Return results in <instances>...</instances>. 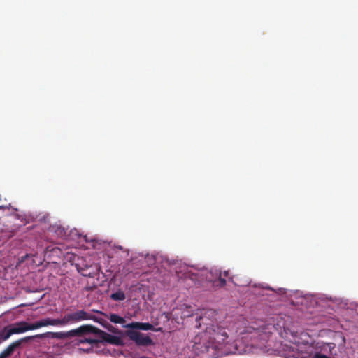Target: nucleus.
I'll list each match as a JSON object with an SVG mask.
<instances>
[{
	"label": "nucleus",
	"mask_w": 358,
	"mask_h": 358,
	"mask_svg": "<svg viewBox=\"0 0 358 358\" xmlns=\"http://www.w3.org/2000/svg\"><path fill=\"white\" fill-rule=\"evenodd\" d=\"M78 271L83 275L86 277H93L94 275V272H88V269L91 266H88L87 265H85L84 267L81 266L80 264H76Z\"/></svg>",
	"instance_id": "9d476101"
},
{
	"label": "nucleus",
	"mask_w": 358,
	"mask_h": 358,
	"mask_svg": "<svg viewBox=\"0 0 358 358\" xmlns=\"http://www.w3.org/2000/svg\"><path fill=\"white\" fill-rule=\"evenodd\" d=\"M12 212V209L7 206H0V218L5 215H9Z\"/></svg>",
	"instance_id": "4468645a"
},
{
	"label": "nucleus",
	"mask_w": 358,
	"mask_h": 358,
	"mask_svg": "<svg viewBox=\"0 0 358 358\" xmlns=\"http://www.w3.org/2000/svg\"><path fill=\"white\" fill-rule=\"evenodd\" d=\"M117 248H118L119 250H122V246H119V247H117Z\"/></svg>",
	"instance_id": "6ab92c4d"
},
{
	"label": "nucleus",
	"mask_w": 358,
	"mask_h": 358,
	"mask_svg": "<svg viewBox=\"0 0 358 358\" xmlns=\"http://www.w3.org/2000/svg\"><path fill=\"white\" fill-rule=\"evenodd\" d=\"M13 329L15 334H22L32 329L31 323H28L24 321L19 322L13 325H10Z\"/></svg>",
	"instance_id": "6e6552de"
},
{
	"label": "nucleus",
	"mask_w": 358,
	"mask_h": 358,
	"mask_svg": "<svg viewBox=\"0 0 358 358\" xmlns=\"http://www.w3.org/2000/svg\"><path fill=\"white\" fill-rule=\"evenodd\" d=\"M90 334H94L98 338H81L79 339L78 343H90L94 345L99 342H106L116 345H122V340L120 337L108 334L91 324L81 325L77 329L66 332H54L55 338L58 339H65L74 336L82 337Z\"/></svg>",
	"instance_id": "f03ea898"
},
{
	"label": "nucleus",
	"mask_w": 358,
	"mask_h": 358,
	"mask_svg": "<svg viewBox=\"0 0 358 358\" xmlns=\"http://www.w3.org/2000/svg\"><path fill=\"white\" fill-rule=\"evenodd\" d=\"M110 297L115 301H124L126 298L124 292L121 289H118L116 292L111 294Z\"/></svg>",
	"instance_id": "9b49d317"
},
{
	"label": "nucleus",
	"mask_w": 358,
	"mask_h": 358,
	"mask_svg": "<svg viewBox=\"0 0 358 358\" xmlns=\"http://www.w3.org/2000/svg\"><path fill=\"white\" fill-rule=\"evenodd\" d=\"M219 285L222 287L226 285V280L224 278L222 277V273H220V276L218 278Z\"/></svg>",
	"instance_id": "dca6fc26"
},
{
	"label": "nucleus",
	"mask_w": 358,
	"mask_h": 358,
	"mask_svg": "<svg viewBox=\"0 0 358 358\" xmlns=\"http://www.w3.org/2000/svg\"><path fill=\"white\" fill-rule=\"evenodd\" d=\"M108 318L111 322L115 324H122L125 322L124 318L115 313H111Z\"/></svg>",
	"instance_id": "ddd939ff"
},
{
	"label": "nucleus",
	"mask_w": 358,
	"mask_h": 358,
	"mask_svg": "<svg viewBox=\"0 0 358 358\" xmlns=\"http://www.w3.org/2000/svg\"><path fill=\"white\" fill-rule=\"evenodd\" d=\"M13 334H15L10 326L6 327L2 331L1 336L3 341L8 340Z\"/></svg>",
	"instance_id": "f8f14e48"
},
{
	"label": "nucleus",
	"mask_w": 358,
	"mask_h": 358,
	"mask_svg": "<svg viewBox=\"0 0 358 358\" xmlns=\"http://www.w3.org/2000/svg\"><path fill=\"white\" fill-rule=\"evenodd\" d=\"M124 327L129 329H141L145 331L154 329L153 326L150 323H143L138 322L129 323Z\"/></svg>",
	"instance_id": "1a4fd4ad"
},
{
	"label": "nucleus",
	"mask_w": 358,
	"mask_h": 358,
	"mask_svg": "<svg viewBox=\"0 0 358 358\" xmlns=\"http://www.w3.org/2000/svg\"><path fill=\"white\" fill-rule=\"evenodd\" d=\"M92 318L90 313L80 310L76 312L64 315V316L59 319L60 326H65L69 324L77 323L83 320H88Z\"/></svg>",
	"instance_id": "20e7f679"
},
{
	"label": "nucleus",
	"mask_w": 358,
	"mask_h": 358,
	"mask_svg": "<svg viewBox=\"0 0 358 358\" xmlns=\"http://www.w3.org/2000/svg\"><path fill=\"white\" fill-rule=\"evenodd\" d=\"M55 338L54 332H45L34 336H27L20 339H18L10 343L6 349L0 353V358H8L13 355L14 351L20 348L22 344L36 338Z\"/></svg>",
	"instance_id": "7ed1b4c3"
},
{
	"label": "nucleus",
	"mask_w": 358,
	"mask_h": 358,
	"mask_svg": "<svg viewBox=\"0 0 358 358\" xmlns=\"http://www.w3.org/2000/svg\"><path fill=\"white\" fill-rule=\"evenodd\" d=\"M105 328L107 329L109 331H111V332H113V333H115V328L111 325L110 324L108 323L106 324V326H105Z\"/></svg>",
	"instance_id": "f3484780"
},
{
	"label": "nucleus",
	"mask_w": 358,
	"mask_h": 358,
	"mask_svg": "<svg viewBox=\"0 0 358 358\" xmlns=\"http://www.w3.org/2000/svg\"><path fill=\"white\" fill-rule=\"evenodd\" d=\"M90 316L92 317V318H90L89 320H94L98 323H99L101 325H102L103 327H105V326H106V324L108 323L106 320H105L103 318H98L97 317H96L93 314H91L90 313Z\"/></svg>",
	"instance_id": "2eb2a0df"
},
{
	"label": "nucleus",
	"mask_w": 358,
	"mask_h": 358,
	"mask_svg": "<svg viewBox=\"0 0 358 358\" xmlns=\"http://www.w3.org/2000/svg\"><path fill=\"white\" fill-rule=\"evenodd\" d=\"M251 336V346L259 349L262 352L266 350V343L268 341V335L262 329H255Z\"/></svg>",
	"instance_id": "39448f33"
},
{
	"label": "nucleus",
	"mask_w": 358,
	"mask_h": 358,
	"mask_svg": "<svg viewBox=\"0 0 358 358\" xmlns=\"http://www.w3.org/2000/svg\"><path fill=\"white\" fill-rule=\"evenodd\" d=\"M126 335L138 345L148 346L152 343L150 336L137 331L127 330Z\"/></svg>",
	"instance_id": "423d86ee"
},
{
	"label": "nucleus",
	"mask_w": 358,
	"mask_h": 358,
	"mask_svg": "<svg viewBox=\"0 0 358 358\" xmlns=\"http://www.w3.org/2000/svg\"><path fill=\"white\" fill-rule=\"evenodd\" d=\"M222 273V277H228L229 275V271H224L223 273Z\"/></svg>",
	"instance_id": "a211bd4d"
},
{
	"label": "nucleus",
	"mask_w": 358,
	"mask_h": 358,
	"mask_svg": "<svg viewBox=\"0 0 358 358\" xmlns=\"http://www.w3.org/2000/svg\"><path fill=\"white\" fill-rule=\"evenodd\" d=\"M60 326L59 318L52 319L49 317L43 318L38 320L34 323H31L32 329H38L39 328L47 327V326Z\"/></svg>",
	"instance_id": "0eeeda50"
},
{
	"label": "nucleus",
	"mask_w": 358,
	"mask_h": 358,
	"mask_svg": "<svg viewBox=\"0 0 358 358\" xmlns=\"http://www.w3.org/2000/svg\"><path fill=\"white\" fill-rule=\"evenodd\" d=\"M13 217H15L17 216V215L15 213L12 215Z\"/></svg>",
	"instance_id": "412c9836"
},
{
	"label": "nucleus",
	"mask_w": 358,
	"mask_h": 358,
	"mask_svg": "<svg viewBox=\"0 0 358 358\" xmlns=\"http://www.w3.org/2000/svg\"><path fill=\"white\" fill-rule=\"evenodd\" d=\"M155 330L156 331H160V330H161V328H158V329H155Z\"/></svg>",
	"instance_id": "aec40b11"
},
{
	"label": "nucleus",
	"mask_w": 358,
	"mask_h": 358,
	"mask_svg": "<svg viewBox=\"0 0 358 358\" xmlns=\"http://www.w3.org/2000/svg\"><path fill=\"white\" fill-rule=\"evenodd\" d=\"M214 313L206 312L196 318V327L202 329L194 338L193 350L198 356L213 358L217 350H222L229 343L230 330L227 322H217L210 317Z\"/></svg>",
	"instance_id": "f257e3e1"
}]
</instances>
